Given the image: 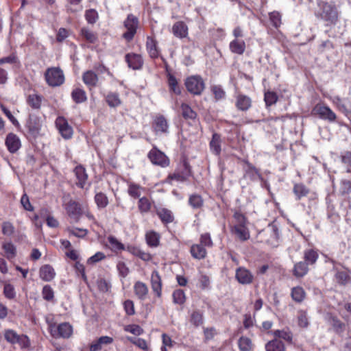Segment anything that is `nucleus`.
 <instances>
[{
    "mask_svg": "<svg viewBox=\"0 0 351 351\" xmlns=\"http://www.w3.org/2000/svg\"><path fill=\"white\" fill-rule=\"evenodd\" d=\"M319 11L316 16L328 22L330 24H334L338 19V12L335 5L324 1H318Z\"/></svg>",
    "mask_w": 351,
    "mask_h": 351,
    "instance_id": "f257e3e1",
    "label": "nucleus"
},
{
    "mask_svg": "<svg viewBox=\"0 0 351 351\" xmlns=\"http://www.w3.org/2000/svg\"><path fill=\"white\" fill-rule=\"evenodd\" d=\"M45 77L50 86H59L64 82L63 71L59 67H51L46 70Z\"/></svg>",
    "mask_w": 351,
    "mask_h": 351,
    "instance_id": "f03ea898",
    "label": "nucleus"
},
{
    "mask_svg": "<svg viewBox=\"0 0 351 351\" xmlns=\"http://www.w3.org/2000/svg\"><path fill=\"white\" fill-rule=\"evenodd\" d=\"M191 176V167L186 160L179 164L173 173L169 174L168 179L179 182L186 181Z\"/></svg>",
    "mask_w": 351,
    "mask_h": 351,
    "instance_id": "7ed1b4c3",
    "label": "nucleus"
},
{
    "mask_svg": "<svg viewBox=\"0 0 351 351\" xmlns=\"http://www.w3.org/2000/svg\"><path fill=\"white\" fill-rule=\"evenodd\" d=\"M138 25V19L132 14H128L123 23L127 31L123 34V37L128 41L132 40L136 33Z\"/></svg>",
    "mask_w": 351,
    "mask_h": 351,
    "instance_id": "20e7f679",
    "label": "nucleus"
},
{
    "mask_svg": "<svg viewBox=\"0 0 351 351\" xmlns=\"http://www.w3.org/2000/svg\"><path fill=\"white\" fill-rule=\"evenodd\" d=\"M187 90L193 95H199L205 88L203 79L198 75L189 77L185 81Z\"/></svg>",
    "mask_w": 351,
    "mask_h": 351,
    "instance_id": "39448f33",
    "label": "nucleus"
},
{
    "mask_svg": "<svg viewBox=\"0 0 351 351\" xmlns=\"http://www.w3.org/2000/svg\"><path fill=\"white\" fill-rule=\"evenodd\" d=\"M312 114L328 122H335L337 119L335 113L328 106L321 104H317L314 106Z\"/></svg>",
    "mask_w": 351,
    "mask_h": 351,
    "instance_id": "423d86ee",
    "label": "nucleus"
},
{
    "mask_svg": "<svg viewBox=\"0 0 351 351\" xmlns=\"http://www.w3.org/2000/svg\"><path fill=\"white\" fill-rule=\"evenodd\" d=\"M49 330L51 336L55 338H69L73 332L72 326L66 322L62 323L58 326L51 324L49 325Z\"/></svg>",
    "mask_w": 351,
    "mask_h": 351,
    "instance_id": "0eeeda50",
    "label": "nucleus"
},
{
    "mask_svg": "<svg viewBox=\"0 0 351 351\" xmlns=\"http://www.w3.org/2000/svg\"><path fill=\"white\" fill-rule=\"evenodd\" d=\"M148 158L154 165L161 167H166L169 165L168 157L156 147H154L149 151Z\"/></svg>",
    "mask_w": 351,
    "mask_h": 351,
    "instance_id": "6e6552de",
    "label": "nucleus"
},
{
    "mask_svg": "<svg viewBox=\"0 0 351 351\" xmlns=\"http://www.w3.org/2000/svg\"><path fill=\"white\" fill-rule=\"evenodd\" d=\"M56 125L61 134L65 139H69L73 136V128L68 123L67 121L63 117H58L56 120Z\"/></svg>",
    "mask_w": 351,
    "mask_h": 351,
    "instance_id": "1a4fd4ad",
    "label": "nucleus"
},
{
    "mask_svg": "<svg viewBox=\"0 0 351 351\" xmlns=\"http://www.w3.org/2000/svg\"><path fill=\"white\" fill-rule=\"evenodd\" d=\"M235 278L242 285H249L252 282L254 276L247 269L239 267L236 270Z\"/></svg>",
    "mask_w": 351,
    "mask_h": 351,
    "instance_id": "9d476101",
    "label": "nucleus"
},
{
    "mask_svg": "<svg viewBox=\"0 0 351 351\" xmlns=\"http://www.w3.org/2000/svg\"><path fill=\"white\" fill-rule=\"evenodd\" d=\"M25 127L31 134L36 135L38 134L41 128L40 119L36 115H29L27 120Z\"/></svg>",
    "mask_w": 351,
    "mask_h": 351,
    "instance_id": "9b49d317",
    "label": "nucleus"
},
{
    "mask_svg": "<svg viewBox=\"0 0 351 351\" xmlns=\"http://www.w3.org/2000/svg\"><path fill=\"white\" fill-rule=\"evenodd\" d=\"M151 286L153 291L157 297L162 295V280L158 271L154 270L151 275Z\"/></svg>",
    "mask_w": 351,
    "mask_h": 351,
    "instance_id": "f8f14e48",
    "label": "nucleus"
},
{
    "mask_svg": "<svg viewBox=\"0 0 351 351\" xmlns=\"http://www.w3.org/2000/svg\"><path fill=\"white\" fill-rule=\"evenodd\" d=\"M125 61L128 66L134 70L140 69L143 64L141 56L136 53H128L125 56Z\"/></svg>",
    "mask_w": 351,
    "mask_h": 351,
    "instance_id": "ddd939ff",
    "label": "nucleus"
},
{
    "mask_svg": "<svg viewBox=\"0 0 351 351\" xmlns=\"http://www.w3.org/2000/svg\"><path fill=\"white\" fill-rule=\"evenodd\" d=\"M5 145L10 152L14 153L20 148L21 141L16 134L10 133L6 137Z\"/></svg>",
    "mask_w": 351,
    "mask_h": 351,
    "instance_id": "4468645a",
    "label": "nucleus"
},
{
    "mask_svg": "<svg viewBox=\"0 0 351 351\" xmlns=\"http://www.w3.org/2000/svg\"><path fill=\"white\" fill-rule=\"evenodd\" d=\"M235 106L239 110L247 111L252 106V99L247 95L239 94L236 97Z\"/></svg>",
    "mask_w": 351,
    "mask_h": 351,
    "instance_id": "2eb2a0df",
    "label": "nucleus"
},
{
    "mask_svg": "<svg viewBox=\"0 0 351 351\" xmlns=\"http://www.w3.org/2000/svg\"><path fill=\"white\" fill-rule=\"evenodd\" d=\"M134 292L138 299L145 300L148 295L149 289L145 283L137 281L134 285Z\"/></svg>",
    "mask_w": 351,
    "mask_h": 351,
    "instance_id": "dca6fc26",
    "label": "nucleus"
},
{
    "mask_svg": "<svg viewBox=\"0 0 351 351\" xmlns=\"http://www.w3.org/2000/svg\"><path fill=\"white\" fill-rule=\"evenodd\" d=\"M172 33L177 38H186L188 36V27L183 21L176 22L172 27Z\"/></svg>",
    "mask_w": 351,
    "mask_h": 351,
    "instance_id": "f3484780",
    "label": "nucleus"
},
{
    "mask_svg": "<svg viewBox=\"0 0 351 351\" xmlns=\"http://www.w3.org/2000/svg\"><path fill=\"white\" fill-rule=\"evenodd\" d=\"M74 173L77 180L76 182L77 186L83 189L88 179V175L85 169L82 166L78 165L74 169Z\"/></svg>",
    "mask_w": 351,
    "mask_h": 351,
    "instance_id": "a211bd4d",
    "label": "nucleus"
},
{
    "mask_svg": "<svg viewBox=\"0 0 351 351\" xmlns=\"http://www.w3.org/2000/svg\"><path fill=\"white\" fill-rule=\"evenodd\" d=\"M39 276L43 280L49 282L54 278L56 272L51 265H45L40 267Z\"/></svg>",
    "mask_w": 351,
    "mask_h": 351,
    "instance_id": "6ab92c4d",
    "label": "nucleus"
},
{
    "mask_svg": "<svg viewBox=\"0 0 351 351\" xmlns=\"http://www.w3.org/2000/svg\"><path fill=\"white\" fill-rule=\"evenodd\" d=\"M146 49L150 58L155 59L159 56V50L157 46V42L153 38L148 36L146 41Z\"/></svg>",
    "mask_w": 351,
    "mask_h": 351,
    "instance_id": "aec40b11",
    "label": "nucleus"
},
{
    "mask_svg": "<svg viewBox=\"0 0 351 351\" xmlns=\"http://www.w3.org/2000/svg\"><path fill=\"white\" fill-rule=\"evenodd\" d=\"M66 210L70 217L77 219L81 215V208L78 203L71 200L66 206Z\"/></svg>",
    "mask_w": 351,
    "mask_h": 351,
    "instance_id": "412c9836",
    "label": "nucleus"
},
{
    "mask_svg": "<svg viewBox=\"0 0 351 351\" xmlns=\"http://www.w3.org/2000/svg\"><path fill=\"white\" fill-rule=\"evenodd\" d=\"M232 232L241 241L250 239V232L246 226H232Z\"/></svg>",
    "mask_w": 351,
    "mask_h": 351,
    "instance_id": "4be33fe9",
    "label": "nucleus"
},
{
    "mask_svg": "<svg viewBox=\"0 0 351 351\" xmlns=\"http://www.w3.org/2000/svg\"><path fill=\"white\" fill-rule=\"evenodd\" d=\"M153 127L156 132L166 133L168 131L169 125L166 119L160 116L155 119Z\"/></svg>",
    "mask_w": 351,
    "mask_h": 351,
    "instance_id": "5701e85b",
    "label": "nucleus"
},
{
    "mask_svg": "<svg viewBox=\"0 0 351 351\" xmlns=\"http://www.w3.org/2000/svg\"><path fill=\"white\" fill-rule=\"evenodd\" d=\"M126 250L128 252L140 258L143 261H149L152 258V256L149 253L143 251L138 247L129 245L127 247Z\"/></svg>",
    "mask_w": 351,
    "mask_h": 351,
    "instance_id": "b1692460",
    "label": "nucleus"
},
{
    "mask_svg": "<svg viewBox=\"0 0 351 351\" xmlns=\"http://www.w3.org/2000/svg\"><path fill=\"white\" fill-rule=\"evenodd\" d=\"M82 79L84 84L90 88L96 86L98 82V76L93 71H86L83 74Z\"/></svg>",
    "mask_w": 351,
    "mask_h": 351,
    "instance_id": "393cba45",
    "label": "nucleus"
},
{
    "mask_svg": "<svg viewBox=\"0 0 351 351\" xmlns=\"http://www.w3.org/2000/svg\"><path fill=\"white\" fill-rule=\"evenodd\" d=\"M221 143L220 135L217 133H214L210 142V147L213 153L215 155H219L221 153Z\"/></svg>",
    "mask_w": 351,
    "mask_h": 351,
    "instance_id": "a878e982",
    "label": "nucleus"
},
{
    "mask_svg": "<svg viewBox=\"0 0 351 351\" xmlns=\"http://www.w3.org/2000/svg\"><path fill=\"white\" fill-rule=\"evenodd\" d=\"M191 254L196 259H202L206 256V250L202 245L195 244L191 247Z\"/></svg>",
    "mask_w": 351,
    "mask_h": 351,
    "instance_id": "bb28decb",
    "label": "nucleus"
},
{
    "mask_svg": "<svg viewBox=\"0 0 351 351\" xmlns=\"http://www.w3.org/2000/svg\"><path fill=\"white\" fill-rule=\"evenodd\" d=\"M266 351H285L284 343L279 339H275L265 344Z\"/></svg>",
    "mask_w": 351,
    "mask_h": 351,
    "instance_id": "cd10ccee",
    "label": "nucleus"
},
{
    "mask_svg": "<svg viewBox=\"0 0 351 351\" xmlns=\"http://www.w3.org/2000/svg\"><path fill=\"white\" fill-rule=\"evenodd\" d=\"M160 238L159 234L154 231H149L145 234L147 245L152 247H156L159 245Z\"/></svg>",
    "mask_w": 351,
    "mask_h": 351,
    "instance_id": "c85d7f7f",
    "label": "nucleus"
},
{
    "mask_svg": "<svg viewBox=\"0 0 351 351\" xmlns=\"http://www.w3.org/2000/svg\"><path fill=\"white\" fill-rule=\"evenodd\" d=\"M266 231L270 234V238L267 240V242L272 245H276L279 239L278 228L274 224H269Z\"/></svg>",
    "mask_w": 351,
    "mask_h": 351,
    "instance_id": "c756f323",
    "label": "nucleus"
},
{
    "mask_svg": "<svg viewBox=\"0 0 351 351\" xmlns=\"http://www.w3.org/2000/svg\"><path fill=\"white\" fill-rule=\"evenodd\" d=\"M230 49L234 53L243 54L245 49V43L243 40L234 39L230 42Z\"/></svg>",
    "mask_w": 351,
    "mask_h": 351,
    "instance_id": "7c9ffc66",
    "label": "nucleus"
},
{
    "mask_svg": "<svg viewBox=\"0 0 351 351\" xmlns=\"http://www.w3.org/2000/svg\"><path fill=\"white\" fill-rule=\"evenodd\" d=\"M71 97L76 104L83 103L87 99L86 92L80 88H76L73 90Z\"/></svg>",
    "mask_w": 351,
    "mask_h": 351,
    "instance_id": "2f4dec72",
    "label": "nucleus"
},
{
    "mask_svg": "<svg viewBox=\"0 0 351 351\" xmlns=\"http://www.w3.org/2000/svg\"><path fill=\"white\" fill-rule=\"evenodd\" d=\"M308 271L307 263L300 261L296 263L293 268V275L297 278H301L305 276Z\"/></svg>",
    "mask_w": 351,
    "mask_h": 351,
    "instance_id": "473e14b6",
    "label": "nucleus"
},
{
    "mask_svg": "<svg viewBox=\"0 0 351 351\" xmlns=\"http://www.w3.org/2000/svg\"><path fill=\"white\" fill-rule=\"evenodd\" d=\"M247 167L244 174L245 178H247L252 181L256 180L257 178L262 179L261 175L253 165L247 162Z\"/></svg>",
    "mask_w": 351,
    "mask_h": 351,
    "instance_id": "72a5a7b5",
    "label": "nucleus"
},
{
    "mask_svg": "<svg viewBox=\"0 0 351 351\" xmlns=\"http://www.w3.org/2000/svg\"><path fill=\"white\" fill-rule=\"evenodd\" d=\"M291 295L295 302L300 303L305 298L306 293L302 287H295L291 289Z\"/></svg>",
    "mask_w": 351,
    "mask_h": 351,
    "instance_id": "f704fd0d",
    "label": "nucleus"
},
{
    "mask_svg": "<svg viewBox=\"0 0 351 351\" xmlns=\"http://www.w3.org/2000/svg\"><path fill=\"white\" fill-rule=\"evenodd\" d=\"M157 215L160 220L165 223H169L173 221V215L171 210L166 208H161L157 211Z\"/></svg>",
    "mask_w": 351,
    "mask_h": 351,
    "instance_id": "c9c22d12",
    "label": "nucleus"
},
{
    "mask_svg": "<svg viewBox=\"0 0 351 351\" xmlns=\"http://www.w3.org/2000/svg\"><path fill=\"white\" fill-rule=\"evenodd\" d=\"M106 101L109 106L115 108L121 105V101L117 93H109L106 97Z\"/></svg>",
    "mask_w": 351,
    "mask_h": 351,
    "instance_id": "e433bc0d",
    "label": "nucleus"
},
{
    "mask_svg": "<svg viewBox=\"0 0 351 351\" xmlns=\"http://www.w3.org/2000/svg\"><path fill=\"white\" fill-rule=\"evenodd\" d=\"M293 191L298 200L306 196L309 193V190L303 184H295L293 186Z\"/></svg>",
    "mask_w": 351,
    "mask_h": 351,
    "instance_id": "4c0bfd02",
    "label": "nucleus"
},
{
    "mask_svg": "<svg viewBox=\"0 0 351 351\" xmlns=\"http://www.w3.org/2000/svg\"><path fill=\"white\" fill-rule=\"evenodd\" d=\"M182 114L186 119H195L197 117V113L186 104L181 105Z\"/></svg>",
    "mask_w": 351,
    "mask_h": 351,
    "instance_id": "58836bf2",
    "label": "nucleus"
},
{
    "mask_svg": "<svg viewBox=\"0 0 351 351\" xmlns=\"http://www.w3.org/2000/svg\"><path fill=\"white\" fill-rule=\"evenodd\" d=\"M109 247L114 252L124 250V245L121 243L115 237L109 236L108 237Z\"/></svg>",
    "mask_w": 351,
    "mask_h": 351,
    "instance_id": "ea45409f",
    "label": "nucleus"
},
{
    "mask_svg": "<svg viewBox=\"0 0 351 351\" xmlns=\"http://www.w3.org/2000/svg\"><path fill=\"white\" fill-rule=\"evenodd\" d=\"M304 258L307 264H314L318 258V254L313 249L306 250L304 252Z\"/></svg>",
    "mask_w": 351,
    "mask_h": 351,
    "instance_id": "a19ab883",
    "label": "nucleus"
},
{
    "mask_svg": "<svg viewBox=\"0 0 351 351\" xmlns=\"http://www.w3.org/2000/svg\"><path fill=\"white\" fill-rule=\"evenodd\" d=\"M138 208L141 213H147L152 208V203L147 197H143L138 200Z\"/></svg>",
    "mask_w": 351,
    "mask_h": 351,
    "instance_id": "79ce46f5",
    "label": "nucleus"
},
{
    "mask_svg": "<svg viewBox=\"0 0 351 351\" xmlns=\"http://www.w3.org/2000/svg\"><path fill=\"white\" fill-rule=\"evenodd\" d=\"M168 85L169 87L170 91L173 92L176 95L181 94V90L178 84V81L175 76L172 74H168Z\"/></svg>",
    "mask_w": 351,
    "mask_h": 351,
    "instance_id": "37998d69",
    "label": "nucleus"
},
{
    "mask_svg": "<svg viewBox=\"0 0 351 351\" xmlns=\"http://www.w3.org/2000/svg\"><path fill=\"white\" fill-rule=\"evenodd\" d=\"M340 158L341 162L346 167V171L351 173V150L341 152Z\"/></svg>",
    "mask_w": 351,
    "mask_h": 351,
    "instance_id": "c03bdc74",
    "label": "nucleus"
},
{
    "mask_svg": "<svg viewBox=\"0 0 351 351\" xmlns=\"http://www.w3.org/2000/svg\"><path fill=\"white\" fill-rule=\"evenodd\" d=\"M189 204L193 208L197 209L202 207L204 201L200 195L193 194L189 197Z\"/></svg>",
    "mask_w": 351,
    "mask_h": 351,
    "instance_id": "a18cd8bd",
    "label": "nucleus"
},
{
    "mask_svg": "<svg viewBox=\"0 0 351 351\" xmlns=\"http://www.w3.org/2000/svg\"><path fill=\"white\" fill-rule=\"evenodd\" d=\"M42 97L36 94H31L27 97V104L34 109H38L40 107Z\"/></svg>",
    "mask_w": 351,
    "mask_h": 351,
    "instance_id": "49530a36",
    "label": "nucleus"
},
{
    "mask_svg": "<svg viewBox=\"0 0 351 351\" xmlns=\"http://www.w3.org/2000/svg\"><path fill=\"white\" fill-rule=\"evenodd\" d=\"M2 247L8 259H12L15 257L16 250L15 246L12 243H5L3 244Z\"/></svg>",
    "mask_w": 351,
    "mask_h": 351,
    "instance_id": "de8ad7c7",
    "label": "nucleus"
},
{
    "mask_svg": "<svg viewBox=\"0 0 351 351\" xmlns=\"http://www.w3.org/2000/svg\"><path fill=\"white\" fill-rule=\"evenodd\" d=\"M190 322L195 327L203 324V314L199 311H194L191 314Z\"/></svg>",
    "mask_w": 351,
    "mask_h": 351,
    "instance_id": "09e8293b",
    "label": "nucleus"
},
{
    "mask_svg": "<svg viewBox=\"0 0 351 351\" xmlns=\"http://www.w3.org/2000/svg\"><path fill=\"white\" fill-rule=\"evenodd\" d=\"M238 344L241 351H250L252 348L251 339L246 337H241L239 339Z\"/></svg>",
    "mask_w": 351,
    "mask_h": 351,
    "instance_id": "8fccbe9b",
    "label": "nucleus"
},
{
    "mask_svg": "<svg viewBox=\"0 0 351 351\" xmlns=\"http://www.w3.org/2000/svg\"><path fill=\"white\" fill-rule=\"evenodd\" d=\"M211 92L214 95L216 101L223 99L226 97V92L220 85L211 86Z\"/></svg>",
    "mask_w": 351,
    "mask_h": 351,
    "instance_id": "3c124183",
    "label": "nucleus"
},
{
    "mask_svg": "<svg viewBox=\"0 0 351 351\" xmlns=\"http://www.w3.org/2000/svg\"><path fill=\"white\" fill-rule=\"evenodd\" d=\"M278 97L276 93L268 90L265 93L264 100L267 106H270L276 104L278 101Z\"/></svg>",
    "mask_w": 351,
    "mask_h": 351,
    "instance_id": "603ef678",
    "label": "nucleus"
},
{
    "mask_svg": "<svg viewBox=\"0 0 351 351\" xmlns=\"http://www.w3.org/2000/svg\"><path fill=\"white\" fill-rule=\"evenodd\" d=\"M162 346L161 347V351H168V348H171L176 344V342L173 341L171 337L166 333L162 335Z\"/></svg>",
    "mask_w": 351,
    "mask_h": 351,
    "instance_id": "864d4df0",
    "label": "nucleus"
},
{
    "mask_svg": "<svg viewBox=\"0 0 351 351\" xmlns=\"http://www.w3.org/2000/svg\"><path fill=\"white\" fill-rule=\"evenodd\" d=\"M173 301L175 304H183L186 300V296L184 291L181 289L175 290L172 294Z\"/></svg>",
    "mask_w": 351,
    "mask_h": 351,
    "instance_id": "5fc2aeb1",
    "label": "nucleus"
},
{
    "mask_svg": "<svg viewBox=\"0 0 351 351\" xmlns=\"http://www.w3.org/2000/svg\"><path fill=\"white\" fill-rule=\"evenodd\" d=\"M95 200L97 206L100 208L106 207L108 204L107 196L103 193H98L95 196Z\"/></svg>",
    "mask_w": 351,
    "mask_h": 351,
    "instance_id": "6e6d98bb",
    "label": "nucleus"
},
{
    "mask_svg": "<svg viewBox=\"0 0 351 351\" xmlns=\"http://www.w3.org/2000/svg\"><path fill=\"white\" fill-rule=\"evenodd\" d=\"M81 34L88 42L90 43H95L97 38L96 34L93 32L86 28H82L81 29Z\"/></svg>",
    "mask_w": 351,
    "mask_h": 351,
    "instance_id": "4d7b16f0",
    "label": "nucleus"
},
{
    "mask_svg": "<svg viewBox=\"0 0 351 351\" xmlns=\"http://www.w3.org/2000/svg\"><path fill=\"white\" fill-rule=\"evenodd\" d=\"M336 279L339 284L346 285L350 282V277L346 271H339L335 274Z\"/></svg>",
    "mask_w": 351,
    "mask_h": 351,
    "instance_id": "13d9d810",
    "label": "nucleus"
},
{
    "mask_svg": "<svg viewBox=\"0 0 351 351\" xmlns=\"http://www.w3.org/2000/svg\"><path fill=\"white\" fill-rule=\"evenodd\" d=\"M233 218L234 224L232 226H246L247 219L241 212L236 211L234 213Z\"/></svg>",
    "mask_w": 351,
    "mask_h": 351,
    "instance_id": "bf43d9fd",
    "label": "nucleus"
},
{
    "mask_svg": "<svg viewBox=\"0 0 351 351\" xmlns=\"http://www.w3.org/2000/svg\"><path fill=\"white\" fill-rule=\"evenodd\" d=\"M42 295L44 300L47 301H51L54 298V292L52 288L49 285H47L43 288Z\"/></svg>",
    "mask_w": 351,
    "mask_h": 351,
    "instance_id": "052dcab7",
    "label": "nucleus"
},
{
    "mask_svg": "<svg viewBox=\"0 0 351 351\" xmlns=\"http://www.w3.org/2000/svg\"><path fill=\"white\" fill-rule=\"evenodd\" d=\"M274 335L277 337L281 338L287 342H291L292 341V334L289 330H275L274 332Z\"/></svg>",
    "mask_w": 351,
    "mask_h": 351,
    "instance_id": "680f3d73",
    "label": "nucleus"
},
{
    "mask_svg": "<svg viewBox=\"0 0 351 351\" xmlns=\"http://www.w3.org/2000/svg\"><path fill=\"white\" fill-rule=\"evenodd\" d=\"M128 339L133 344L138 346L139 348L143 350H147L148 346L145 339L135 337H128Z\"/></svg>",
    "mask_w": 351,
    "mask_h": 351,
    "instance_id": "e2e57ef3",
    "label": "nucleus"
},
{
    "mask_svg": "<svg viewBox=\"0 0 351 351\" xmlns=\"http://www.w3.org/2000/svg\"><path fill=\"white\" fill-rule=\"evenodd\" d=\"M19 335L13 330H7L5 331L4 337L7 341L11 343H16Z\"/></svg>",
    "mask_w": 351,
    "mask_h": 351,
    "instance_id": "0e129e2a",
    "label": "nucleus"
},
{
    "mask_svg": "<svg viewBox=\"0 0 351 351\" xmlns=\"http://www.w3.org/2000/svg\"><path fill=\"white\" fill-rule=\"evenodd\" d=\"M124 330L126 332H129L137 336L141 335L143 333V328L140 327L138 325L136 324L127 325L125 326Z\"/></svg>",
    "mask_w": 351,
    "mask_h": 351,
    "instance_id": "69168bd1",
    "label": "nucleus"
},
{
    "mask_svg": "<svg viewBox=\"0 0 351 351\" xmlns=\"http://www.w3.org/2000/svg\"><path fill=\"white\" fill-rule=\"evenodd\" d=\"M269 20L272 25L275 27H278L281 24V16L278 12H272L269 13Z\"/></svg>",
    "mask_w": 351,
    "mask_h": 351,
    "instance_id": "338daca9",
    "label": "nucleus"
},
{
    "mask_svg": "<svg viewBox=\"0 0 351 351\" xmlns=\"http://www.w3.org/2000/svg\"><path fill=\"white\" fill-rule=\"evenodd\" d=\"M340 192L342 195L348 194L351 192V181L343 180L341 182Z\"/></svg>",
    "mask_w": 351,
    "mask_h": 351,
    "instance_id": "774afa93",
    "label": "nucleus"
}]
</instances>
